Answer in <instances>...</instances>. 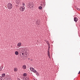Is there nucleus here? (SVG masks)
I'll return each mask as SVG.
<instances>
[{
  "label": "nucleus",
  "mask_w": 80,
  "mask_h": 80,
  "mask_svg": "<svg viewBox=\"0 0 80 80\" xmlns=\"http://www.w3.org/2000/svg\"><path fill=\"white\" fill-rule=\"evenodd\" d=\"M27 73H24V74H23V76H24V77H25L27 76Z\"/></svg>",
  "instance_id": "obj_13"
},
{
  "label": "nucleus",
  "mask_w": 80,
  "mask_h": 80,
  "mask_svg": "<svg viewBox=\"0 0 80 80\" xmlns=\"http://www.w3.org/2000/svg\"><path fill=\"white\" fill-rule=\"evenodd\" d=\"M48 52H49V51H50V49L48 48Z\"/></svg>",
  "instance_id": "obj_26"
},
{
  "label": "nucleus",
  "mask_w": 80,
  "mask_h": 80,
  "mask_svg": "<svg viewBox=\"0 0 80 80\" xmlns=\"http://www.w3.org/2000/svg\"><path fill=\"white\" fill-rule=\"evenodd\" d=\"M40 22V21L39 20H37L36 21V23L37 24V25H40V22Z\"/></svg>",
  "instance_id": "obj_6"
},
{
  "label": "nucleus",
  "mask_w": 80,
  "mask_h": 80,
  "mask_svg": "<svg viewBox=\"0 0 80 80\" xmlns=\"http://www.w3.org/2000/svg\"><path fill=\"white\" fill-rule=\"evenodd\" d=\"M22 68L24 70H25V69L27 68V66H26V65H23L22 66Z\"/></svg>",
  "instance_id": "obj_5"
},
{
  "label": "nucleus",
  "mask_w": 80,
  "mask_h": 80,
  "mask_svg": "<svg viewBox=\"0 0 80 80\" xmlns=\"http://www.w3.org/2000/svg\"><path fill=\"white\" fill-rule=\"evenodd\" d=\"M17 80H21L20 79V78H17Z\"/></svg>",
  "instance_id": "obj_20"
},
{
  "label": "nucleus",
  "mask_w": 80,
  "mask_h": 80,
  "mask_svg": "<svg viewBox=\"0 0 80 80\" xmlns=\"http://www.w3.org/2000/svg\"><path fill=\"white\" fill-rule=\"evenodd\" d=\"M48 54H50V52H49L48 51Z\"/></svg>",
  "instance_id": "obj_22"
},
{
  "label": "nucleus",
  "mask_w": 80,
  "mask_h": 80,
  "mask_svg": "<svg viewBox=\"0 0 80 80\" xmlns=\"http://www.w3.org/2000/svg\"><path fill=\"white\" fill-rule=\"evenodd\" d=\"M18 71V68H14V72H17V71Z\"/></svg>",
  "instance_id": "obj_8"
},
{
  "label": "nucleus",
  "mask_w": 80,
  "mask_h": 80,
  "mask_svg": "<svg viewBox=\"0 0 80 80\" xmlns=\"http://www.w3.org/2000/svg\"><path fill=\"white\" fill-rule=\"evenodd\" d=\"M15 54L16 55H18V51H16L15 52Z\"/></svg>",
  "instance_id": "obj_11"
},
{
  "label": "nucleus",
  "mask_w": 80,
  "mask_h": 80,
  "mask_svg": "<svg viewBox=\"0 0 80 80\" xmlns=\"http://www.w3.org/2000/svg\"><path fill=\"white\" fill-rule=\"evenodd\" d=\"M47 44H48V46H50V43H49V42H47Z\"/></svg>",
  "instance_id": "obj_16"
},
{
  "label": "nucleus",
  "mask_w": 80,
  "mask_h": 80,
  "mask_svg": "<svg viewBox=\"0 0 80 80\" xmlns=\"http://www.w3.org/2000/svg\"><path fill=\"white\" fill-rule=\"evenodd\" d=\"M2 69L1 68H0V72H1V71H2Z\"/></svg>",
  "instance_id": "obj_23"
},
{
  "label": "nucleus",
  "mask_w": 80,
  "mask_h": 80,
  "mask_svg": "<svg viewBox=\"0 0 80 80\" xmlns=\"http://www.w3.org/2000/svg\"><path fill=\"white\" fill-rule=\"evenodd\" d=\"M24 55V53L23 52L22 53V55Z\"/></svg>",
  "instance_id": "obj_25"
},
{
  "label": "nucleus",
  "mask_w": 80,
  "mask_h": 80,
  "mask_svg": "<svg viewBox=\"0 0 80 80\" xmlns=\"http://www.w3.org/2000/svg\"><path fill=\"white\" fill-rule=\"evenodd\" d=\"M48 48L50 49V46H48Z\"/></svg>",
  "instance_id": "obj_28"
},
{
  "label": "nucleus",
  "mask_w": 80,
  "mask_h": 80,
  "mask_svg": "<svg viewBox=\"0 0 80 80\" xmlns=\"http://www.w3.org/2000/svg\"><path fill=\"white\" fill-rule=\"evenodd\" d=\"M48 57H50V54H48Z\"/></svg>",
  "instance_id": "obj_27"
},
{
  "label": "nucleus",
  "mask_w": 80,
  "mask_h": 80,
  "mask_svg": "<svg viewBox=\"0 0 80 80\" xmlns=\"http://www.w3.org/2000/svg\"><path fill=\"white\" fill-rule=\"evenodd\" d=\"M22 45V43L21 42H19L17 44V47H20Z\"/></svg>",
  "instance_id": "obj_7"
},
{
  "label": "nucleus",
  "mask_w": 80,
  "mask_h": 80,
  "mask_svg": "<svg viewBox=\"0 0 80 80\" xmlns=\"http://www.w3.org/2000/svg\"><path fill=\"white\" fill-rule=\"evenodd\" d=\"M49 58H50V56L49 57Z\"/></svg>",
  "instance_id": "obj_30"
},
{
  "label": "nucleus",
  "mask_w": 80,
  "mask_h": 80,
  "mask_svg": "<svg viewBox=\"0 0 80 80\" xmlns=\"http://www.w3.org/2000/svg\"><path fill=\"white\" fill-rule=\"evenodd\" d=\"M77 9L78 10V11L80 10V8H78Z\"/></svg>",
  "instance_id": "obj_24"
},
{
  "label": "nucleus",
  "mask_w": 80,
  "mask_h": 80,
  "mask_svg": "<svg viewBox=\"0 0 80 80\" xmlns=\"http://www.w3.org/2000/svg\"><path fill=\"white\" fill-rule=\"evenodd\" d=\"M74 22H75L76 23H77V21L78 20V18L77 17L74 18Z\"/></svg>",
  "instance_id": "obj_4"
},
{
  "label": "nucleus",
  "mask_w": 80,
  "mask_h": 80,
  "mask_svg": "<svg viewBox=\"0 0 80 80\" xmlns=\"http://www.w3.org/2000/svg\"><path fill=\"white\" fill-rule=\"evenodd\" d=\"M9 79V80H10V79Z\"/></svg>",
  "instance_id": "obj_31"
},
{
  "label": "nucleus",
  "mask_w": 80,
  "mask_h": 80,
  "mask_svg": "<svg viewBox=\"0 0 80 80\" xmlns=\"http://www.w3.org/2000/svg\"><path fill=\"white\" fill-rule=\"evenodd\" d=\"M36 73L37 76H39V73H38V72L37 71V72H36Z\"/></svg>",
  "instance_id": "obj_14"
},
{
  "label": "nucleus",
  "mask_w": 80,
  "mask_h": 80,
  "mask_svg": "<svg viewBox=\"0 0 80 80\" xmlns=\"http://www.w3.org/2000/svg\"><path fill=\"white\" fill-rule=\"evenodd\" d=\"M8 9L10 10V9H12V8L13 7V6H12V4L11 3H9L8 4Z\"/></svg>",
  "instance_id": "obj_2"
},
{
  "label": "nucleus",
  "mask_w": 80,
  "mask_h": 80,
  "mask_svg": "<svg viewBox=\"0 0 80 80\" xmlns=\"http://www.w3.org/2000/svg\"><path fill=\"white\" fill-rule=\"evenodd\" d=\"M25 80H29V77H26L25 78Z\"/></svg>",
  "instance_id": "obj_12"
},
{
  "label": "nucleus",
  "mask_w": 80,
  "mask_h": 80,
  "mask_svg": "<svg viewBox=\"0 0 80 80\" xmlns=\"http://www.w3.org/2000/svg\"><path fill=\"white\" fill-rule=\"evenodd\" d=\"M2 77H3V78H4L5 77V73H3L2 74Z\"/></svg>",
  "instance_id": "obj_9"
},
{
  "label": "nucleus",
  "mask_w": 80,
  "mask_h": 80,
  "mask_svg": "<svg viewBox=\"0 0 80 80\" xmlns=\"http://www.w3.org/2000/svg\"><path fill=\"white\" fill-rule=\"evenodd\" d=\"M30 70L31 71V72H32L35 73H37V71H36V70H35V69L34 68H33L32 67H30Z\"/></svg>",
  "instance_id": "obj_3"
},
{
  "label": "nucleus",
  "mask_w": 80,
  "mask_h": 80,
  "mask_svg": "<svg viewBox=\"0 0 80 80\" xmlns=\"http://www.w3.org/2000/svg\"><path fill=\"white\" fill-rule=\"evenodd\" d=\"M38 8L40 10H42V6H39L38 7Z\"/></svg>",
  "instance_id": "obj_15"
},
{
  "label": "nucleus",
  "mask_w": 80,
  "mask_h": 80,
  "mask_svg": "<svg viewBox=\"0 0 80 80\" xmlns=\"http://www.w3.org/2000/svg\"><path fill=\"white\" fill-rule=\"evenodd\" d=\"M3 66H2L0 68H1V69L2 70V68H3Z\"/></svg>",
  "instance_id": "obj_21"
},
{
  "label": "nucleus",
  "mask_w": 80,
  "mask_h": 80,
  "mask_svg": "<svg viewBox=\"0 0 80 80\" xmlns=\"http://www.w3.org/2000/svg\"><path fill=\"white\" fill-rule=\"evenodd\" d=\"M20 56H21V57H22V58H23V57H25V55H22V52H21V53H20Z\"/></svg>",
  "instance_id": "obj_10"
},
{
  "label": "nucleus",
  "mask_w": 80,
  "mask_h": 80,
  "mask_svg": "<svg viewBox=\"0 0 80 80\" xmlns=\"http://www.w3.org/2000/svg\"><path fill=\"white\" fill-rule=\"evenodd\" d=\"M27 54H28V53L27 52H26L25 54L26 55H27Z\"/></svg>",
  "instance_id": "obj_19"
},
{
  "label": "nucleus",
  "mask_w": 80,
  "mask_h": 80,
  "mask_svg": "<svg viewBox=\"0 0 80 80\" xmlns=\"http://www.w3.org/2000/svg\"><path fill=\"white\" fill-rule=\"evenodd\" d=\"M3 79V78L2 76H0V80H2Z\"/></svg>",
  "instance_id": "obj_17"
},
{
  "label": "nucleus",
  "mask_w": 80,
  "mask_h": 80,
  "mask_svg": "<svg viewBox=\"0 0 80 80\" xmlns=\"http://www.w3.org/2000/svg\"><path fill=\"white\" fill-rule=\"evenodd\" d=\"M22 5H23V6L20 7L19 9L21 12H23L25 10V8L24 7L25 6V3H24Z\"/></svg>",
  "instance_id": "obj_1"
},
{
  "label": "nucleus",
  "mask_w": 80,
  "mask_h": 80,
  "mask_svg": "<svg viewBox=\"0 0 80 80\" xmlns=\"http://www.w3.org/2000/svg\"><path fill=\"white\" fill-rule=\"evenodd\" d=\"M22 52H23V53H26V51L25 50H23L22 51Z\"/></svg>",
  "instance_id": "obj_18"
},
{
  "label": "nucleus",
  "mask_w": 80,
  "mask_h": 80,
  "mask_svg": "<svg viewBox=\"0 0 80 80\" xmlns=\"http://www.w3.org/2000/svg\"><path fill=\"white\" fill-rule=\"evenodd\" d=\"M80 73V71H79V73H78V74H79Z\"/></svg>",
  "instance_id": "obj_29"
}]
</instances>
